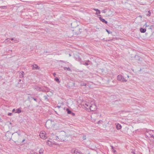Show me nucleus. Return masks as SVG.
Instances as JSON below:
<instances>
[{
  "label": "nucleus",
  "instance_id": "obj_21",
  "mask_svg": "<svg viewBox=\"0 0 154 154\" xmlns=\"http://www.w3.org/2000/svg\"><path fill=\"white\" fill-rule=\"evenodd\" d=\"M54 80L58 83L60 82V81L59 79L57 77H56L54 79Z\"/></svg>",
  "mask_w": 154,
  "mask_h": 154
},
{
  "label": "nucleus",
  "instance_id": "obj_26",
  "mask_svg": "<svg viewBox=\"0 0 154 154\" xmlns=\"http://www.w3.org/2000/svg\"><path fill=\"white\" fill-rule=\"evenodd\" d=\"M151 14V12L150 11H148V13L146 14V15L148 16H149Z\"/></svg>",
  "mask_w": 154,
  "mask_h": 154
},
{
  "label": "nucleus",
  "instance_id": "obj_12",
  "mask_svg": "<svg viewBox=\"0 0 154 154\" xmlns=\"http://www.w3.org/2000/svg\"><path fill=\"white\" fill-rule=\"evenodd\" d=\"M76 60L79 61L81 64L83 63V61L79 57H77L76 58Z\"/></svg>",
  "mask_w": 154,
  "mask_h": 154
},
{
  "label": "nucleus",
  "instance_id": "obj_41",
  "mask_svg": "<svg viewBox=\"0 0 154 154\" xmlns=\"http://www.w3.org/2000/svg\"><path fill=\"white\" fill-rule=\"evenodd\" d=\"M49 122V121H48L46 122V124H45L46 125H47L48 123Z\"/></svg>",
  "mask_w": 154,
  "mask_h": 154
},
{
  "label": "nucleus",
  "instance_id": "obj_44",
  "mask_svg": "<svg viewBox=\"0 0 154 154\" xmlns=\"http://www.w3.org/2000/svg\"><path fill=\"white\" fill-rule=\"evenodd\" d=\"M151 138H153L154 139V135L152 136V137H150Z\"/></svg>",
  "mask_w": 154,
  "mask_h": 154
},
{
  "label": "nucleus",
  "instance_id": "obj_50",
  "mask_svg": "<svg viewBox=\"0 0 154 154\" xmlns=\"http://www.w3.org/2000/svg\"><path fill=\"white\" fill-rule=\"evenodd\" d=\"M2 73V72H1L0 71V73Z\"/></svg>",
  "mask_w": 154,
  "mask_h": 154
},
{
  "label": "nucleus",
  "instance_id": "obj_23",
  "mask_svg": "<svg viewBox=\"0 0 154 154\" xmlns=\"http://www.w3.org/2000/svg\"><path fill=\"white\" fill-rule=\"evenodd\" d=\"M111 146V148H112L111 149H112V152H116V151L114 147L113 146Z\"/></svg>",
  "mask_w": 154,
  "mask_h": 154
},
{
  "label": "nucleus",
  "instance_id": "obj_45",
  "mask_svg": "<svg viewBox=\"0 0 154 154\" xmlns=\"http://www.w3.org/2000/svg\"><path fill=\"white\" fill-rule=\"evenodd\" d=\"M11 40V41H13L14 40V38H11V39H10Z\"/></svg>",
  "mask_w": 154,
  "mask_h": 154
},
{
  "label": "nucleus",
  "instance_id": "obj_42",
  "mask_svg": "<svg viewBox=\"0 0 154 154\" xmlns=\"http://www.w3.org/2000/svg\"><path fill=\"white\" fill-rule=\"evenodd\" d=\"M53 75H54V77L56 75V74L55 73H54L53 74Z\"/></svg>",
  "mask_w": 154,
  "mask_h": 154
},
{
  "label": "nucleus",
  "instance_id": "obj_39",
  "mask_svg": "<svg viewBox=\"0 0 154 154\" xmlns=\"http://www.w3.org/2000/svg\"><path fill=\"white\" fill-rule=\"evenodd\" d=\"M71 114L73 116H74L75 115V114L74 113L72 112V113H71Z\"/></svg>",
  "mask_w": 154,
  "mask_h": 154
},
{
  "label": "nucleus",
  "instance_id": "obj_49",
  "mask_svg": "<svg viewBox=\"0 0 154 154\" xmlns=\"http://www.w3.org/2000/svg\"><path fill=\"white\" fill-rule=\"evenodd\" d=\"M18 135H20V134H18Z\"/></svg>",
  "mask_w": 154,
  "mask_h": 154
},
{
  "label": "nucleus",
  "instance_id": "obj_46",
  "mask_svg": "<svg viewBox=\"0 0 154 154\" xmlns=\"http://www.w3.org/2000/svg\"><path fill=\"white\" fill-rule=\"evenodd\" d=\"M25 140V139H24V140H22V142H23Z\"/></svg>",
  "mask_w": 154,
  "mask_h": 154
},
{
  "label": "nucleus",
  "instance_id": "obj_37",
  "mask_svg": "<svg viewBox=\"0 0 154 154\" xmlns=\"http://www.w3.org/2000/svg\"><path fill=\"white\" fill-rule=\"evenodd\" d=\"M12 114L11 113H9L8 114V115L9 116H11L12 115Z\"/></svg>",
  "mask_w": 154,
  "mask_h": 154
},
{
  "label": "nucleus",
  "instance_id": "obj_18",
  "mask_svg": "<svg viewBox=\"0 0 154 154\" xmlns=\"http://www.w3.org/2000/svg\"><path fill=\"white\" fill-rule=\"evenodd\" d=\"M63 69L65 70H67L70 72L71 71V69L69 67H64Z\"/></svg>",
  "mask_w": 154,
  "mask_h": 154
},
{
  "label": "nucleus",
  "instance_id": "obj_15",
  "mask_svg": "<svg viewBox=\"0 0 154 154\" xmlns=\"http://www.w3.org/2000/svg\"><path fill=\"white\" fill-rule=\"evenodd\" d=\"M140 31L141 33H145L146 31V29H144L143 28H140Z\"/></svg>",
  "mask_w": 154,
  "mask_h": 154
},
{
  "label": "nucleus",
  "instance_id": "obj_34",
  "mask_svg": "<svg viewBox=\"0 0 154 154\" xmlns=\"http://www.w3.org/2000/svg\"><path fill=\"white\" fill-rule=\"evenodd\" d=\"M31 98H32L34 101H35L36 102H37V100L36 99L34 98V97H31Z\"/></svg>",
  "mask_w": 154,
  "mask_h": 154
},
{
  "label": "nucleus",
  "instance_id": "obj_5",
  "mask_svg": "<svg viewBox=\"0 0 154 154\" xmlns=\"http://www.w3.org/2000/svg\"><path fill=\"white\" fill-rule=\"evenodd\" d=\"M45 132L44 131L42 133L40 132L39 134V136L41 138L43 139H45L47 138L46 136H45Z\"/></svg>",
  "mask_w": 154,
  "mask_h": 154
},
{
  "label": "nucleus",
  "instance_id": "obj_38",
  "mask_svg": "<svg viewBox=\"0 0 154 154\" xmlns=\"http://www.w3.org/2000/svg\"><path fill=\"white\" fill-rule=\"evenodd\" d=\"M55 139L56 140H58V139H59V137L56 136L55 137Z\"/></svg>",
  "mask_w": 154,
  "mask_h": 154
},
{
  "label": "nucleus",
  "instance_id": "obj_35",
  "mask_svg": "<svg viewBox=\"0 0 154 154\" xmlns=\"http://www.w3.org/2000/svg\"><path fill=\"white\" fill-rule=\"evenodd\" d=\"M14 42L15 43H17L18 42V41L17 39H15L14 40Z\"/></svg>",
  "mask_w": 154,
  "mask_h": 154
},
{
  "label": "nucleus",
  "instance_id": "obj_30",
  "mask_svg": "<svg viewBox=\"0 0 154 154\" xmlns=\"http://www.w3.org/2000/svg\"><path fill=\"white\" fill-rule=\"evenodd\" d=\"M6 40L7 41V42H11V41H10L11 39L10 38H8Z\"/></svg>",
  "mask_w": 154,
  "mask_h": 154
},
{
  "label": "nucleus",
  "instance_id": "obj_33",
  "mask_svg": "<svg viewBox=\"0 0 154 154\" xmlns=\"http://www.w3.org/2000/svg\"><path fill=\"white\" fill-rule=\"evenodd\" d=\"M145 26V27H147L149 26V25H147L146 23L145 25H144L143 26Z\"/></svg>",
  "mask_w": 154,
  "mask_h": 154
},
{
  "label": "nucleus",
  "instance_id": "obj_31",
  "mask_svg": "<svg viewBox=\"0 0 154 154\" xmlns=\"http://www.w3.org/2000/svg\"><path fill=\"white\" fill-rule=\"evenodd\" d=\"M102 122V120H99L98 121V124H100Z\"/></svg>",
  "mask_w": 154,
  "mask_h": 154
},
{
  "label": "nucleus",
  "instance_id": "obj_22",
  "mask_svg": "<svg viewBox=\"0 0 154 154\" xmlns=\"http://www.w3.org/2000/svg\"><path fill=\"white\" fill-rule=\"evenodd\" d=\"M66 110L68 114H71L72 113V112L69 109L67 108Z\"/></svg>",
  "mask_w": 154,
  "mask_h": 154
},
{
  "label": "nucleus",
  "instance_id": "obj_17",
  "mask_svg": "<svg viewBox=\"0 0 154 154\" xmlns=\"http://www.w3.org/2000/svg\"><path fill=\"white\" fill-rule=\"evenodd\" d=\"M46 143L47 145H49V146H51L52 145V144L51 141H49V140H48L46 142Z\"/></svg>",
  "mask_w": 154,
  "mask_h": 154
},
{
  "label": "nucleus",
  "instance_id": "obj_10",
  "mask_svg": "<svg viewBox=\"0 0 154 154\" xmlns=\"http://www.w3.org/2000/svg\"><path fill=\"white\" fill-rule=\"evenodd\" d=\"M116 127L117 130H119L121 128L122 126L120 124L117 123L116 124Z\"/></svg>",
  "mask_w": 154,
  "mask_h": 154
},
{
  "label": "nucleus",
  "instance_id": "obj_25",
  "mask_svg": "<svg viewBox=\"0 0 154 154\" xmlns=\"http://www.w3.org/2000/svg\"><path fill=\"white\" fill-rule=\"evenodd\" d=\"M49 91V89L48 88L47 90H45L43 89H42V90L41 91H42L43 92H48Z\"/></svg>",
  "mask_w": 154,
  "mask_h": 154
},
{
  "label": "nucleus",
  "instance_id": "obj_1",
  "mask_svg": "<svg viewBox=\"0 0 154 154\" xmlns=\"http://www.w3.org/2000/svg\"><path fill=\"white\" fill-rule=\"evenodd\" d=\"M117 79L119 81H121L122 82H126L127 80L124 78V77L121 75H119L117 76Z\"/></svg>",
  "mask_w": 154,
  "mask_h": 154
},
{
  "label": "nucleus",
  "instance_id": "obj_43",
  "mask_svg": "<svg viewBox=\"0 0 154 154\" xmlns=\"http://www.w3.org/2000/svg\"><path fill=\"white\" fill-rule=\"evenodd\" d=\"M15 111V109H14L12 111V112H14Z\"/></svg>",
  "mask_w": 154,
  "mask_h": 154
},
{
  "label": "nucleus",
  "instance_id": "obj_16",
  "mask_svg": "<svg viewBox=\"0 0 154 154\" xmlns=\"http://www.w3.org/2000/svg\"><path fill=\"white\" fill-rule=\"evenodd\" d=\"M63 137H64V136H60L59 137L60 139V141H64L65 140V139L63 138Z\"/></svg>",
  "mask_w": 154,
  "mask_h": 154
},
{
  "label": "nucleus",
  "instance_id": "obj_28",
  "mask_svg": "<svg viewBox=\"0 0 154 154\" xmlns=\"http://www.w3.org/2000/svg\"><path fill=\"white\" fill-rule=\"evenodd\" d=\"M20 72L21 73L22 77H23L24 76V72L23 71H21V72Z\"/></svg>",
  "mask_w": 154,
  "mask_h": 154
},
{
  "label": "nucleus",
  "instance_id": "obj_24",
  "mask_svg": "<svg viewBox=\"0 0 154 154\" xmlns=\"http://www.w3.org/2000/svg\"><path fill=\"white\" fill-rule=\"evenodd\" d=\"M0 8L3 9H6L7 8V6H0Z\"/></svg>",
  "mask_w": 154,
  "mask_h": 154
},
{
  "label": "nucleus",
  "instance_id": "obj_3",
  "mask_svg": "<svg viewBox=\"0 0 154 154\" xmlns=\"http://www.w3.org/2000/svg\"><path fill=\"white\" fill-rule=\"evenodd\" d=\"M146 132L148 133L150 136V137H152V136L154 135V130L147 129L146 130Z\"/></svg>",
  "mask_w": 154,
  "mask_h": 154
},
{
  "label": "nucleus",
  "instance_id": "obj_14",
  "mask_svg": "<svg viewBox=\"0 0 154 154\" xmlns=\"http://www.w3.org/2000/svg\"><path fill=\"white\" fill-rule=\"evenodd\" d=\"M80 85L81 86H86L87 85V84L85 82H83V81H81L80 82Z\"/></svg>",
  "mask_w": 154,
  "mask_h": 154
},
{
  "label": "nucleus",
  "instance_id": "obj_27",
  "mask_svg": "<svg viewBox=\"0 0 154 154\" xmlns=\"http://www.w3.org/2000/svg\"><path fill=\"white\" fill-rule=\"evenodd\" d=\"M83 63H82V64L84 65L85 66H88L89 64L88 63H87V62H86L85 63H84V61H83Z\"/></svg>",
  "mask_w": 154,
  "mask_h": 154
},
{
  "label": "nucleus",
  "instance_id": "obj_40",
  "mask_svg": "<svg viewBox=\"0 0 154 154\" xmlns=\"http://www.w3.org/2000/svg\"><path fill=\"white\" fill-rule=\"evenodd\" d=\"M131 153H132V154H135V152L133 151H132L131 152Z\"/></svg>",
  "mask_w": 154,
  "mask_h": 154
},
{
  "label": "nucleus",
  "instance_id": "obj_8",
  "mask_svg": "<svg viewBox=\"0 0 154 154\" xmlns=\"http://www.w3.org/2000/svg\"><path fill=\"white\" fill-rule=\"evenodd\" d=\"M93 10L97 12L96 13V15H97V16L100 17L101 16V15L98 14H100V11L99 10L97 9L96 8H94Z\"/></svg>",
  "mask_w": 154,
  "mask_h": 154
},
{
  "label": "nucleus",
  "instance_id": "obj_9",
  "mask_svg": "<svg viewBox=\"0 0 154 154\" xmlns=\"http://www.w3.org/2000/svg\"><path fill=\"white\" fill-rule=\"evenodd\" d=\"M33 67L32 69H40L38 65L36 64H34L32 65Z\"/></svg>",
  "mask_w": 154,
  "mask_h": 154
},
{
  "label": "nucleus",
  "instance_id": "obj_48",
  "mask_svg": "<svg viewBox=\"0 0 154 154\" xmlns=\"http://www.w3.org/2000/svg\"><path fill=\"white\" fill-rule=\"evenodd\" d=\"M127 77L128 78H129V75H127Z\"/></svg>",
  "mask_w": 154,
  "mask_h": 154
},
{
  "label": "nucleus",
  "instance_id": "obj_19",
  "mask_svg": "<svg viewBox=\"0 0 154 154\" xmlns=\"http://www.w3.org/2000/svg\"><path fill=\"white\" fill-rule=\"evenodd\" d=\"M48 96H49L47 94V95H45L44 96V98L45 100H46L47 101H48Z\"/></svg>",
  "mask_w": 154,
  "mask_h": 154
},
{
  "label": "nucleus",
  "instance_id": "obj_2",
  "mask_svg": "<svg viewBox=\"0 0 154 154\" xmlns=\"http://www.w3.org/2000/svg\"><path fill=\"white\" fill-rule=\"evenodd\" d=\"M97 109V106L95 104H91L90 106V108L88 109V111H95Z\"/></svg>",
  "mask_w": 154,
  "mask_h": 154
},
{
  "label": "nucleus",
  "instance_id": "obj_7",
  "mask_svg": "<svg viewBox=\"0 0 154 154\" xmlns=\"http://www.w3.org/2000/svg\"><path fill=\"white\" fill-rule=\"evenodd\" d=\"M91 105V104L89 103H86L84 105L86 109L88 111V109L89 108L90 106Z\"/></svg>",
  "mask_w": 154,
  "mask_h": 154
},
{
  "label": "nucleus",
  "instance_id": "obj_20",
  "mask_svg": "<svg viewBox=\"0 0 154 154\" xmlns=\"http://www.w3.org/2000/svg\"><path fill=\"white\" fill-rule=\"evenodd\" d=\"M44 150L42 148H41L39 150V152L40 154H42L43 153Z\"/></svg>",
  "mask_w": 154,
  "mask_h": 154
},
{
  "label": "nucleus",
  "instance_id": "obj_6",
  "mask_svg": "<svg viewBox=\"0 0 154 154\" xmlns=\"http://www.w3.org/2000/svg\"><path fill=\"white\" fill-rule=\"evenodd\" d=\"M33 88L35 90H36L37 91H41L42 90V88L38 86L35 85L33 86Z\"/></svg>",
  "mask_w": 154,
  "mask_h": 154
},
{
  "label": "nucleus",
  "instance_id": "obj_47",
  "mask_svg": "<svg viewBox=\"0 0 154 154\" xmlns=\"http://www.w3.org/2000/svg\"><path fill=\"white\" fill-rule=\"evenodd\" d=\"M87 61H88V62H90V60H88Z\"/></svg>",
  "mask_w": 154,
  "mask_h": 154
},
{
  "label": "nucleus",
  "instance_id": "obj_13",
  "mask_svg": "<svg viewBox=\"0 0 154 154\" xmlns=\"http://www.w3.org/2000/svg\"><path fill=\"white\" fill-rule=\"evenodd\" d=\"M22 112L21 108V107L19 108L16 109V113H20Z\"/></svg>",
  "mask_w": 154,
  "mask_h": 154
},
{
  "label": "nucleus",
  "instance_id": "obj_51",
  "mask_svg": "<svg viewBox=\"0 0 154 154\" xmlns=\"http://www.w3.org/2000/svg\"><path fill=\"white\" fill-rule=\"evenodd\" d=\"M1 119V118H0V120Z\"/></svg>",
  "mask_w": 154,
  "mask_h": 154
},
{
  "label": "nucleus",
  "instance_id": "obj_36",
  "mask_svg": "<svg viewBox=\"0 0 154 154\" xmlns=\"http://www.w3.org/2000/svg\"><path fill=\"white\" fill-rule=\"evenodd\" d=\"M106 30L109 34L110 33L109 31L107 29H106Z\"/></svg>",
  "mask_w": 154,
  "mask_h": 154
},
{
  "label": "nucleus",
  "instance_id": "obj_32",
  "mask_svg": "<svg viewBox=\"0 0 154 154\" xmlns=\"http://www.w3.org/2000/svg\"><path fill=\"white\" fill-rule=\"evenodd\" d=\"M102 12L103 13H106V11L105 10H102Z\"/></svg>",
  "mask_w": 154,
  "mask_h": 154
},
{
  "label": "nucleus",
  "instance_id": "obj_4",
  "mask_svg": "<svg viewBox=\"0 0 154 154\" xmlns=\"http://www.w3.org/2000/svg\"><path fill=\"white\" fill-rule=\"evenodd\" d=\"M72 153H75L76 154H82V152L80 151H79L77 149H72Z\"/></svg>",
  "mask_w": 154,
  "mask_h": 154
},
{
  "label": "nucleus",
  "instance_id": "obj_11",
  "mask_svg": "<svg viewBox=\"0 0 154 154\" xmlns=\"http://www.w3.org/2000/svg\"><path fill=\"white\" fill-rule=\"evenodd\" d=\"M100 20L103 23H105L106 24H107L108 23V22L107 21H106L104 19L102 18L101 16H100L99 17Z\"/></svg>",
  "mask_w": 154,
  "mask_h": 154
},
{
  "label": "nucleus",
  "instance_id": "obj_29",
  "mask_svg": "<svg viewBox=\"0 0 154 154\" xmlns=\"http://www.w3.org/2000/svg\"><path fill=\"white\" fill-rule=\"evenodd\" d=\"M82 139L83 140H85L86 139V136L85 135H84L83 136Z\"/></svg>",
  "mask_w": 154,
  "mask_h": 154
}]
</instances>
